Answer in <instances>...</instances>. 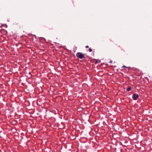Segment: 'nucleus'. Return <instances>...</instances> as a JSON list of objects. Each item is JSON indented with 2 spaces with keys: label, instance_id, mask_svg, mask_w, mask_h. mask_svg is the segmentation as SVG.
<instances>
[{
  "label": "nucleus",
  "instance_id": "nucleus-1",
  "mask_svg": "<svg viewBox=\"0 0 152 152\" xmlns=\"http://www.w3.org/2000/svg\"><path fill=\"white\" fill-rule=\"evenodd\" d=\"M76 55L77 58L80 59H83L84 58V55L81 52H77L76 53Z\"/></svg>",
  "mask_w": 152,
  "mask_h": 152
},
{
  "label": "nucleus",
  "instance_id": "nucleus-2",
  "mask_svg": "<svg viewBox=\"0 0 152 152\" xmlns=\"http://www.w3.org/2000/svg\"><path fill=\"white\" fill-rule=\"evenodd\" d=\"M138 97L139 96L137 94H134L132 96V99L134 100H137Z\"/></svg>",
  "mask_w": 152,
  "mask_h": 152
},
{
  "label": "nucleus",
  "instance_id": "nucleus-3",
  "mask_svg": "<svg viewBox=\"0 0 152 152\" xmlns=\"http://www.w3.org/2000/svg\"><path fill=\"white\" fill-rule=\"evenodd\" d=\"M131 88L130 87H128L127 89H126V91H129L130 90H131Z\"/></svg>",
  "mask_w": 152,
  "mask_h": 152
},
{
  "label": "nucleus",
  "instance_id": "nucleus-4",
  "mask_svg": "<svg viewBox=\"0 0 152 152\" xmlns=\"http://www.w3.org/2000/svg\"><path fill=\"white\" fill-rule=\"evenodd\" d=\"M122 67L126 68H127V69H128V70H129V69L130 68V67H126V66H124H124H122Z\"/></svg>",
  "mask_w": 152,
  "mask_h": 152
},
{
  "label": "nucleus",
  "instance_id": "nucleus-5",
  "mask_svg": "<svg viewBox=\"0 0 152 152\" xmlns=\"http://www.w3.org/2000/svg\"><path fill=\"white\" fill-rule=\"evenodd\" d=\"M89 51L90 52H92V50L91 48H89Z\"/></svg>",
  "mask_w": 152,
  "mask_h": 152
},
{
  "label": "nucleus",
  "instance_id": "nucleus-6",
  "mask_svg": "<svg viewBox=\"0 0 152 152\" xmlns=\"http://www.w3.org/2000/svg\"><path fill=\"white\" fill-rule=\"evenodd\" d=\"M85 47H86V48H88L89 47H88V46L87 45V46H86Z\"/></svg>",
  "mask_w": 152,
  "mask_h": 152
},
{
  "label": "nucleus",
  "instance_id": "nucleus-7",
  "mask_svg": "<svg viewBox=\"0 0 152 152\" xmlns=\"http://www.w3.org/2000/svg\"><path fill=\"white\" fill-rule=\"evenodd\" d=\"M110 63H112V61H110Z\"/></svg>",
  "mask_w": 152,
  "mask_h": 152
}]
</instances>
